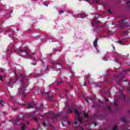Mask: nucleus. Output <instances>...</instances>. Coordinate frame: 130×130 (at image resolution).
I'll use <instances>...</instances> for the list:
<instances>
[{"instance_id":"obj_1","label":"nucleus","mask_w":130,"mask_h":130,"mask_svg":"<svg viewBox=\"0 0 130 130\" xmlns=\"http://www.w3.org/2000/svg\"><path fill=\"white\" fill-rule=\"evenodd\" d=\"M26 116L23 115V114H20L18 115L16 118V119L13 120L12 122L14 124V125H17L21 124V129L22 130H26V124L22 123L23 121H25L26 119L25 118Z\"/></svg>"},{"instance_id":"obj_2","label":"nucleus","mask_w":130,"mask_h":130,"mask_svg":"<svg viewBox=\"0 0 130 130\" xmlns=\"http://www.w3.org/2000/svg\"><path fill=\"white\" fill-rule=\"evenodd\" d=\"M21 78L22 87L19 89L18 95L25 94V87H26V81L28 80V77L25 74L20 73Z\"/></svg>"},{"instance_id":"obj_3","label":"nucleus","mask_w":130,"mask_h":130,"mask_svg":"<svg viewBox=\"0 0 130 130\" xmlns=\"http://www.w3.org/2000/svg\"><path fill=\"white\" fill-rule=\"evenodd\" d=\"M11 52H17V51H20L21 53H24V52H26L28 54V50L27 49H22L20 47H15V45H13L10 49Z\"/></svg>"},{"instance_id":"obj_4","label":"nucleus","mask_w":130,"mask_h":130,"mask_svg":"<svg viewBox=\"0 0 130 130\" xmlns=\"http://www.w3.org/2000/svg\"><path fill=\"white\" fill-rule=\"evenodd\" d=\"M118 26L119 29H123V28H127L129 25L125 19H121L118 22Z\"/></svg>"},{"instance_id":"obj_5","label":"nucleus","mask_w":130,"mask_h":130,"mask_svg":"<svg viewBox=\"0 0 130 130\" xmlns=\"http://www.w3.org/2000/svg\"><path fill=\"white\" fill-rule=\"evenodd\" d=\"M78 109H79L78 108L74 109V112L77 115V119H78V120L79 123L82 124L84 123V120L81 118V117H80L81 113H80L79 112V111H78Z\"/></svg>"},{"instance_id":"obj_6","label":"nucleus","mask_w":130,"mask_h":130,"mask_svg":"<svg viewBox=\"0 0 130 130\" xmlns=\"http://www.w3.org/2000/svg\"><path fill=\"white\" fill-rule=\"evenodd\" d=\"M65 105L66 106L65 109L67 111V113H72V112L74 111V107H70V106H69V102H66Z\"/></svg>"},{"instance_id":"obj_7","label":"nucleus","mask_w":130,"mask_h":130,"mask_svg":"<svg viewBox=\"0 0 130 130\" xmlns=\"http://www.w3.org/2000/svg\"><path fill=\"white\" fill-rule=\"evenodd\" d=\"M99 23H100V21L96 18H94L91 21L92 27H95V28H99L100 27L99 26Z\"/></svg>"},{"instance_id":"obj_8","label":"nucleus","mask_w":130,"mask_h":130,"mask_svg":"<svg viewBox=\"0 0 130 130\" xmlns=\"http://www.w3.org/2000/svg\"><path fill=\"white\" fill-rule=\"evenodd\" d=\"M52 64H53V69H57V70H61V69H62V66H61V64L59 63L52 62Z\"/></svg>"},{"instance_id":"obj_9","label":"nucleus","mask_w":130,"mask_h":130,"mask_svg":"<svg viewBox=\"0 0 130 130\" xmlns=\"http://www.w3.org/2000/svg\"><path fill=\"white\" fill-rule=\"evenodd\" d=\"M98 40H99V38H96L93 41V46H94V47H95V48H97V43H98Z\"/></svg>"},{"instance_id":"obj_10","label":"nucleus","mask_w":130,"mask_h":130,"mask_svg":"<svg viewBox=\"0 0 130 130\" xmlns=\"http://www.w3.org/2000/svg\"><path fill=\"white\" fill-rule=\"evenodd\" d=\"M34 107V104L33 103L29 102L28 104V109H30V108H33Z\"/></svg>"},{"instance_id":"obj_11","label":"nucleus","mask_w":130,"mask_h":130,"mask_svg":"<svg viewBox=\"0 0 130 130\" xmlns=\"http://www.w3.org/2000/svg\"><path fill=\"white\" fill-rule=\"evenodd\" d=\"M87 81H88L89 84H92L90 82H93V79L91 78L90 75H88L86 77Z\"/></svg>"},{"instance_id":"obj_12","label":"nucleus","mask_w":130,"mask_h":130,"mask_svg":"<svg viewBox=\"0 0 130 130\" xmlns=\"http://www.w3.org/2000/svg\"><path fill=\"white\" fill-rule=\"evenodd\" d=\"M60 116V113L52 114V117L54 119H56V118H57L58 117H59Z\"/></svg>"},{"instance_id":"obj_13","label":"nucleus","mask_w":130,"mask_h":130,"mask_svg":"<svg viewBox=\"0 0 130 130\" xmlns=\"http://www.w3.org/2000/svg\"><path fill=\"white\" fill-rule=\"evenodd\" d=\"M23 55H28L29 57H31L32 60H36V59L33 57H32V56H31L29 54V53H28V54H27V52H24Z\"/></svg>"},{"instance_id":"obj_14","label":"nucleus","mask_w":130,"mask_h":130,"mask_svg":"<svg viewBox=\"0 0 130 130\" xmlns=\"http://www.w3.org/2000/svg\"><path fill=\"white\" fill-rule=\"evenodd\" d=\"M12 80H10L8 82H7V85L8 87H11V88H13V86H12Z\"/></svg>"},{"instance_id":"obj_15","label":"nucleus","mask_w":130,"mask_h":130,"mask_svg":"<svg viewBox=\"0 0 130 130\" xmlns=\"http://www.w3.org/2000/svg\"><path fill=\"white\" fill-rule=\"evenodd\" d=\"M85 17H86V15H85L84 14L82 13L79 14V17L81 19H84Z\"/></svg>"},{"instance_id":"obj_16","label":"nucleus","mask_w":130,"mask_h":130,"mask_svg":"<svg viewBox=\"0 0 130 130\" xmlns=\"http://www.w3.org/2000/svg\"><path fill=\"white\" fill-rule=\"evenodd\" d=\"M81 86H86L87 85V83H86V81H83L81 82Z\"/></svg>"},{"instance_id":"obj_17","label":"nucleus","mask_w":130,"mask_h":130,"mask_svg":"<svg viewBox=\"0 0 130 130\" xmlns=\"http://www.w3.org/2000/svg\"><path fill=\"white\" fill-rule=\"evenodd\" d=\"M83 115L85 117H89V114L88 113H86L85 112L83 113Z\"/></svg>"},{"instance_id":"obj_18","label":"nucleus","mask_w":130,"mask_h":130,"mask_svg":"<svg viewBox=\"0 0 130 130\" xmlns=\"http://www.w3.org/2000/svg\"><path fill=\"white\" fill-rule=\"evenodd\" d=\"M121 121H122V122H125V123H126V120H125V118H124V117H122L121 118Z\"/></svg>"},{"instance_id":"obj_19","label":"nucleus","mask_w":130,"mask_h":130,"mask_svg":"<svg viewBox=\"0 0 130 130\" xmlns=\"http://www.w3.org/2000/svg\"><path fill=\"white\" fill-rule=\"evenodd\" d=\"M62 84V80L61 79V81L57 82V85H58V86L59 85H61Z\"/></svg>"},{"instance_id":"obj_20","label":"nucleus","mask_w":130,"mask_h":130,"mask_svg":"<svg viewBox=\"0 0 130 130\" xmlns=\"http://www.w3.org/2000/svg\"><path fill=\"white\" fill-rule=\"evenodd\" d=\"M15 74V82H17V81H18V75L17 74H16V72L14 73Z\"/></svg>"},{"instance_id":"obj_21","label":"nucleus","mask_w":130,"mask_h":130,"mask_svg":"<svg viewBox=\"0 0 130 130\" xmlns=\"http://www.w3.org/2000/svg\"><path fill=\"white\" fill-rule=\"evenodd\" d=\"M4 104H5V102L3 101H1L0 105H1V106H3Z\"/></svg>"},{"instance_id":"obj_22","label":"nucleus","mask_w":130,"mask_h":130,"mask_svg":"<svg viewBox=\"0 0 130 130\" xmlns=\"http://www.w3.org/2000/svg\"><path fill=\"white\" fill-rule=\"evenodd\" d=\"M10 99L12 101H15V96H11Z\"/></svg>"},{"instance_id":"obj_23","label":"nucleus","mask_w":130,"mask_h":130,"mask_svg":"<svg viewBox=\"0 0 130 130\" xmlns=\"http://www.w3.org/2000/svg\"><path fill=\"white\" fill-rule=\"evenodd\" d=\"M108 110L109 112H112V110H111V108L110 107H108Z\"/></svg>"},{"instance_id":"obj_24","label":"nucleus","mask_w":130,"mask_h":130,"mask_svg":"<svg viewBox=\"0 0 130 130\" xmlns=\"http://www.w3.org/2000/svg\"><path fill=\"white\" fill-rule=\"evenodd\" d=\"M113 130H117V125H115L113 127Z\"/></svg>"},{"instance_id":"obj_25","label":"nucleus","mask_w":130,"mask_h":130,"mask_svg":"<svg viewBox=\"0 0 130 130\" xmlns=\"http://www.w3.org/2000/svg\"><path fill=\"white\" fill-rule=\"evenodd\" d=\"M76 127H79L80 130H84V128L83 127H81V126H77Z\"/></svg>"},{"instance_id":"obj_26","label":"nucleus","mask_w":130,"mask_h":130,"mask_svg":"<svg viewBox=\"0 0 130 130\" xmlns=\"http://www.w3.org/2000/svg\"><path fill=\"white\" fill-rule=\"evenodd\" d=\"M104 99H105V101H106V102H108V101H109V100H108V99L106 98V97H104Z\"/></svg>"},{"instance_id":"obj_27","label":"nucleus","mask_w":130,"mask_h":130,"mask_svg":"<svg viewBox=\"0 0 130 130\" xmlns=\"http://www.w3.org/2000/svg\"><path fill=\"white\" fill-rule=\"evenodd\" d=\"M89 100H93V98H91V99H87L86 100V102H89Z\"/></svg>"},{"instance_id":"obj_28","label":"nucleus","mask_w":130,"mask_h":130,"mask_svg":"<svg viewBox=\"0 0 130 130\" xmlns=\"http://www.w3.org/2000/svg\"><path fill=\"white\" fill-rule=\"evenodd\" d=\"M68 84L71 86V88H74V85H72V84H71V83L69 82Z\"/></svg>"},{"instance_id":"obj_29","label":"nucleus","mask_w":130,"mask_h":130,"mask_svg":"<svg viewBox=\"0 0 130 130\" xmlns=\"http://www.w3.org/2000/svg\"><path fill=\"white\" fill-rule=\"evenodd\" d=\"M97 85H98L99 87H101V83H99V82H98Z\"/></svg>"},{"instance_id":"obj_30","label":"nucleus","mask_w":130,"mask_h":130,"mask_svg":"<svg viewBox=\"0 0 130 130\" xmlns=\"http://www.w3.org/2000/svg\"><path fill=\"white\" fill-rule=\"evenodd\" d=\"M65 92H66L65 95L67 96V93H69V91H68V90H67V89H65Z\"/></svg>"},{"instance_id":"obj_31","label":"nucleus","mask_w":130,"mask_h":130,"mask_svg":"<svg viewBox=\"0 0 130 130\" xmlns=\"http://www.w3.org/2000/svg\"><path fill=\"white\" fill-rule=\"evenodd\" d=\"M32 118H33L34 120H35V121H37V120H38L37 119V118H36V117H33Z\"/></svg>"},{"instance_id":"obj_32","label":"nucleus","mask_w":130,"mask_h":130,"mask_svg":"<svg viewBox=\"0 0 130 130\" xmlns=\"http://www.w3.org/2000/svg\"><path fill=\"white\" fill-rule=\"evenodd\" d=\"M127 6H128V7H130V1H128L127 2Z\"/></svg>"},{"instance_id":"obj_33","label":"nucleus","mask_w":130,"mask_h":130,"mask_svg":"<svg viewBox=\"0 0 130 130\" xmlns=\"http://www.w3.org/2000/svg\"><path fill=\"white\" fill-rule=\"evenodd\" d=\"M107 13H109V14H111V11L110 10H108Z\"/></svg>"},{"instance_id":"obj_34","label":"nucleus","mask_w":130,"mask_h":130,"mask_svg":"<svg viewBox=\"0 0 130 130\" xmlns=\"http://www.w3.org/2000/svg\"><path fill=\"white\" fill-rule=\"evenodd\" d=\"M0 81H3V76H2V75H0Z\"/></svg>"},{"instance_id":"obj_35","label":"nucleus","mask_w":130,"mask_h":130,"mask_svg":"<svg viewBox=\"0 0 130 130\" xmlns=\"http://www.w3.org/2000/svg\"><path fill=\"white\" fill-rule=\"evenodd\" d=\"M62 13H63V10H61L59 12V14H62Z\"/></svg>"},{"instance_id":"obj_36","label":"nucleus","mask_w":130,"mask_h":130,"mask_svg":"<svg viewBox=\"0 0 130 130\" xmlns=\"http://www.w3.org/2000/svg\"><path fill=\"white\" fill-rule=\"evenodd\" d=\"M123 100H124V101H125V95L124 94L123 95Z\"/></svg>"},{"instance_id":"obj_37","label":"nucleus","mask_w":130,"mask_h":130,"mask_svg":"<svg viewBox=\"0 0 130 130\" xmlns=\"http://www.w3.org/2000/svg\"><path fill=\"white\" fill-rule=\"evenodd\" d=\"M74 124H75V125H77V124H78V121H76L74 122Z\"/></svg>"},{"instance_id":"obj_38","label":"nucleus","mask_w":130,"mask_h":130,"mask_svg":"<svg viewBox=\"0 0 130 130\" xmlns=\"http://www.w3.org/2000/svg\"><path fill=\"white\" fill-rule=\"evenodd\" d=\"M41 94H42V95H43V94H44V91L41 90Z\"/></svg>"},{"instance_id":"obj_39","label":"nucleus","mask_w":130,"mask_h":130,"mask_svg":"<svg viewBox=\"0 0 130 130\" xmlns=\"http://www.w3.org/2000/svg\"><path fill=\"white\" fill-rule=\"evenodd\" d=\"M44 6H45L46 7H48V5L47 4H44Z\"/></svg>"},{"instance_id":"obj_40","label":"nucleus","mask_w":130,"mask_h":130,"mask_svg":"<svg viewBox=\"0 0 130 130\" xmlns=\"http://www.w3.org/2000/svg\"><path fill=\"white\" fill-rule=\"evenodd\" d=\"M11 31V29H7L6 30V32H10Z\"/></svg>"},{"instance_id":"obj_41","label":"nucleus","mask_w":130,"mask_h":130,"mask_svg":"<svg viewBox=\"0 0 130 130\" xmlns=\"http://www.w3.org/2000/svg\"><path fill=\"white\" fill-rule=\"evenodd\" d=\"M43 125L44 126H46V123H43Z\"/></svg>"},{"instance_id":"obj_42","label":"nucleus","mask_w":130,"mask_h":130,"mask_svg":"<svg viewBox=\"0 0 130 130\" xmlns=\"http://www.w3.org/2000/svg\"><path fill=\"white\" fill-rule=\"evenodd\" d=\"M61 124H62V126H63V127H64V124L63 123V122H61Z\"/></svg>"},{"instance_id":"obj_43","label":"nucleus","mask_w":130,"mask_h":130,"mask_svg":"<svg viewBox=\"0 0 130 130\" xmlns=\"http://www.w3.org/2000/svg\"><path fill=\"white\" fill-rule=\"evenodd\" d=\"M127 32L128 31H124L123 33V34H127Z\"/></svg>"},{"instance_id":"obj_44","label":"nucleus","mask_w":130,"mask_h":130,"mask_svg":"<svg viewBox=\"0 0 130 130\" xmlns=\"http://www.w3.org/2000/svg\"><path fill=\"white\" fill-rule=\"evenodd\" d=\"M93 123L94 124V126H97V123H96L95 122H93Z\"/></svg>"},{"instance_id":"obj_45","label":"nucleus","mask_w":130,"mask_h":130,"mask_svg":"<svg viewBox=\"0 0 130 130\" xmlns=\"http://www.w3.org/2000/svg\"><path fill=\"white\" fill-rule=\"evenodd\" d=\"M67 123H68L69 125L71 124V122H70V121H68Z\"/></svg>"},{"instance_id":"obj_46","label":"nucleus","mask_w":130,"mask_h":130,"mask_svg":"<svg viewBox=\"0 0 130 130\" xmlns=\"http://www.w3.org/2000/svg\"><path fill=\"white\" fill-rule=\"evenodd\" d=\"M114 105H115L116 106H117V103L114 102Z\"/></svg>"},{"instance_id":"obj_47","label":"nucleus","mask_w":130,"mask_h":130,"mask_svg":"<svg viewBox=\"0 0 130 130\" xmlns=\"http://www.w3.org/2000/svg\"><path fill=\"white\" fill-rule=\"evenodd\" d=\"M104 59V60H107V57H105Z\"/></svg>"},{"instance_id":"obj_48","label":"nucleus","mask_w":130,"mask_h":130,"mask_svg":"<svg viewBox=\"0 0 130 130\" xmlns=\"http://www.w3.org/2000/svg\"><path fill=\"white\" fill-rule=\"evenodd\" d=\"M68 69L69 70V71H72V68L71 67L68 68Z\"/></svg>"},{"instance_id":"obj_49","label":"nucleus","mask_w":130,"mask_h":130,"mask_svg":"<svg viewBox=\"0 0 130 130\" xmlns=\"http://www.w3.org/2000/svg\"><path fill=\"white\" fill-rule=\"evenodd\" d=\"M96 15H98V17H101V15H100V14H96Z\"/></svg>"},{"instance_id":"obj_50","label":"nucleus","mask_w":130,"mask_h":130,"mask_svg":"<svg viewBox=\"0 0 130 130\" xmlns=\"http://www.w3.org/2000/svg\"><path fill=\"white\" fill-rule=\"evenodd\" d=\"M54 51H58V50H57L56 49H54Z\"/></svg>"},{"instance_id":"obj_51","label":"nucleus","mask_w":130,"mask_h":130,"mask_svg":"<svg viewBox=\"0 0 130 130\" xmlns=\"http://www.w3.org/2000/svg\"><path fill=\"white\" fill-rule=\"evenodd\" d=\"M39 74H37V75L35 76L36 77H39Z\"/></svg>"},{"instance_id":"obj_52","label":"nucleus","mask_w":130,"mask_h":130,"mask_svg":"<svg viewBox=\"0 0 130 130\" xmlns=\"http://www.w3.org/2000/svg\"><path fill=\"white\" fill-rule=\"evenodd\" d=\"M119 43H120V44H122V41H119Z\"/></svg>"},{"instance_id":"obj_53","label":"nucleus","mask_w":130,"mask_h":130,"mask_svg":"<svg viewBox=\"0 0 130 130\" xmlns=\"http://www.w3.org/2000/svg\"><path fill=\"white\" fill-rule=\"evenodd\" d=\"M45 94H47L48 95H49V92H45Z\"/></svg>"},{"instance_id":"obj_54","label":"nucleus","mask_w":130,"mask_h":130,"mask_svg":"<svg viewBox=\"0 0 130 130\" xmlns=\"http://www.w3.org/2000/svg\"><path fill=\"white\" fill-rule=\"evenodd\" d=\"M106 82H109V79H106Z\"/></svg>"},{"instance_id":"obj_55","label":"nucleus","mask_w":130,"mask_h":130,"mask_svg":"<svg viewBox=\"0 0 130 130\" xmlns=\"http://www.w3.org/2000/svg\"><path fill=\"white\" fill-rule=\"evenodd\" d=\"M115 61H118V59H116Z\"/></svg>"},{"instance_id":"obj_56","label":"nucleus","mask_w":130,"mask_h":130,"mask_svg":"<svg viewBox=\"0 0 130 130\" xmlns=\"http://www.w3.org/2000/svg\"><path fill=\"white\" fill-rule=\"evenodd\" d=\"M7 90H8V93H10V91L9 90V88H7Z\"/></svg>"},{"instance_id":"obj_57","label":"nucleus","mask_w":130,"mask_h":130,"mask_svg":"<svg viewBox=\"0 0 130 130\" xmlns=\"http://www.w3.org/2000/svg\"><path fill=\"white\" fill-rule=\"evenodd\" d=\"M95 103H93V105L92 106L93 107H94V106H95Z\"/></svg>"},{"instance_id":"obj_58","label":"nucleus","mask_w":130,"mask_h":130,"mask_svg":"<svg viewBox=\"0 0 130 130\" xmlns=\"http://www.w3.org/2000/svg\"><path fill=\"white\" fill-rule=\"evenodd\" d=\"M72 76H75V73H72Z\"/></svg>"},{"instance_id":"obj_59","label":"nucleus","mask_w":130,"mask_h":130,"mask_svg":"<svg viewBox=\"0 0 130 130\" xmlns=\"http://www.w3.org/2000/svg\"><path fill=\"white\" fill-rule=\"evenodd\" d=\"M86 2H87V3H89V0H85Z\"/></svg>"},{"instance_id":"obj_60","label":"nucleus","mask_w":130,"mask_h":130,"mask_svg":"<svg viewBox=\"0 0 130 130\" xmlns=\"http://www.w3.org/2000/svg\"><path fill=\"white\" fill-rule=\"evenodd\" d=\"M67 13H71V12H70V11H67Z\"/></svg>"},{"instance_id":"obj_61","label":"nucleus","mask_w":130,"mask_h":130,"mask_svg":"<svg viewBox=\"0 0 130 130\" xmlns=\"http://www.w3.org/2000/svg\"><path fill=\"white\" fill-rule=\"evenodd\" d=\"M113 48H114V49H115V47H114V46H113Z\"/></svg>"},{"instance_id":"obj_62","label":"nucleus","mask_w":130,"mask_h":130,"mask_svg":"<svg viewBox=\"0 0 130 130\" xmlns=\"http://www.w3.org/2000/svg\"><path fill=\"white\" fill-rule=\"evenodd\" d=\"M34 66H36V63H34Z\"/></svg>"},{"instance_id":"obj_63","label":"nucleus","mask_w":130,"mask_h":130,"mask_svg":"<svg viewBox=\"0 0 130 130\" xmlns=\"http://www.w3.org/2000/svg\"><path fill=\"white\" fill-rule=\"evenodd\" d=\"M27 124H29V122H27Z\"/></svg>"},{"instance_id":"obj_64","label":"nucleus","mask_w":130,"mask_h":130,"mask_svg":"<svg viewBox=\"0 0 130 130\" xmlns=\"http://www.w3.org/2000/svg\"><path fill=\"white\" fill-rule=\"evenodd\" d=\"M100 27H104V26H103V25H101Z\"/></svg>"}]
</instances>
